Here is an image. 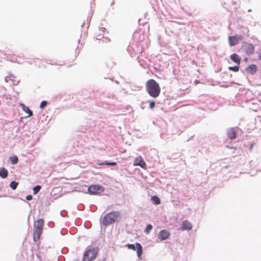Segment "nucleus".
<instances>
[{
	"mask_svg": "<svg viewBox=\"0 0 261 261\" xmlns=\"http://www.w3.org/2000/svg\"><path fill=\"white\" fill-rule=\"evenodd\" d=\"M146 90L148 94L153 98L158 97L161 93L159 84L153 79L149 80L146 83Z\"/></svg>",
	"mask_w": 261,
	"mask_h": 261,
	"instance_id": "nucleus-1",
	"label": "nucleus"
},
{
	"mask_svg": "<svg viewBox=\"0 0 261 261\" xmlns=\"http://www.w3.org/2000/svg\"><path fill=\"white\" fill-rule=\"evenodd\" d=\"M44 220L39 219L34 223V229L33 231V237L35 241L38 240L43 231Z\"/></svg>",
	"mask_w": 261,
	"mask_h": 261,
	"instance_id": "nucleus-2",
	"label": "nucleus"
},
{
	"mask_svg": "<svg viewBox=\"0 0 261 261\" xmlns=\"http://www.w3.org/2000/svg\"><path fill=\"white\" fill-rule=\"evenodd\" d=\"M119 216L118 212L112 211L104 216L102 219V224L108 226L114 222L117 218Z\"/></svg>",
	"mask_w": 261,
	"mask_h": 261,
	"instance_id": "nucleus-3",
	"label": "nucleus"
},
{
	"mask_svg": "<svg viewBox=\"0 0 261 261\" xmlns=\"http://www.w3.org/2000/svg\"><path fill=\"white\" fill-rule=\"evenodd\" d=\"M98 252V247H94L89 249L84 253L83 261H92L96 257Z\"/></svg>",
	"mask_w": 261,
	"mask_h": 261,
	"instance_id": "nucleus-4",
	"label": "nucleus"
},
{
	"mask_svg": "<svg viewBox=\"0 0 261 261\" xmlns=\"http://www.w3.org/2000/svg\"><path fill=\"white\" fill-rule=\"evenodd\" d=\"M126 246L129 249H132L134 250L137 249L138 257L140 259H141V256L143 253V249L142 246L140 243H137L135 245L128 244L126 245Z\"/></svg>",
	"mask_w": 261,
	"mask_h": 261,
	"instance_id": "nucleus-5",
	"label": "nucleus"
},
{
	"mask_svg": "<svg viewBox=\"0 0 261 261\" xmlns=\"http://www.w3.org/2000/svg\"><path fill=\"white\" fill-rule=\"evenodd\" d=\"M104 188L99 185H92L88 188V191L92 194H99L103 192Z\"/></svg>",
	"mask_w": 261,
	"mask_h": 261,
	"instance_id": "nucleus-6",
	"label": "nucleus"
},
{
	"mask_svg": "<svg viewBox=\"0 0 261 261\" xmlns=\"http://www.w3.org/2000/svg\"><path fill=\"white\" fill-rule=\"evenodd\" d=\"M242 39L243 37L241 35H236L229 36L228 37V41L230 46H232L236 45L240 40H242Z\"/></svg>",
	"mask_w": 261,
	"mask_h": 261,
	"instance_id": "nucleus-7",
	"label": "nucleus"
},
{
	"mask_svg": "<svg viewBox=\"0 0 261 261\" xmlns=\"http://www.w3.org/2000/svg\"><path fill=\"white\" fill-rule=\"evenodd\" d=\"M134 166H139L144 169H147L146 164L144 162L142 157L141 156H139L135 159L134 163Z\"/></svg>",
	"mask_w": 261,
	"mask_h": 261,
	"instance_id": "nucleus-8",
	"label": "nucleus"
},
{
	"mask_svg": "<svg viewBox=\"0 0 261 261\" xmlns=\"http://www.w3.org/2000/svg\"><path fill=\"white\" fill-rule=\"evenodd\" d=\"M170 232L165 229L161 230L159 234V239L161 240H165L167 239L170 236Z\"/></svg>",
	"mask_w": 261,
	"mask_h": 261,
	"instance_id": "nucleus-9",
	"label": "nucleus"
},
{
	"mask_svg": "<svg viewBox=\"0 0 261 261\" xmlns=\"http://www.w3.org/2000/svg\"><path fill=\"white\" fill-rule=\"evenodd\" d=\"M227 135L230 140L235 139L237 137V133L235 128L232 127L229 129L227 132Z\"/></svg>",
	"mask_w": 261,
	"mask_h": 261,
	"instance_id": "nucleus-10",
	"label": "nucleus"
},
{
	"mask_svg": "<svg viewBox=\"0 0 261 261\" xmlns=\"http://www.w3.org/2000/svg\"><path fill=\"white\" fill-rule=\"evenodd\" d=\"M192 228V224L188 221L185 220L182 222V225L180 228L181 230H189Z\"/></svg>",
	"mask_w": 261,
	"mask_h": 261,
	"instance_id": "nucleus-11",
	"label": "nucleus"
},
{
	"mask_svg": "<svg viewBox=\"0 0 261 261\" xmlns=\"http://www.w3.org/2000/svg\"><path fill=\"white\" fill-rule=\"evenodd\" d=\"M19 106L22 108L23 111L28 114V117H30L33 115L32 111L29 109V107L25 106L23 103H20Z\"/></svg>",
	"mask_w": 261,
	"mask_h": 261,
	"instance_id": "nucleus-12",
	"label": "nucleus"
},
{
	"mask_svg": "<svg viewBox=\"0 0 261 261\" xmlns=\"http://www.w3.org/2000/svg\"><path fill=\"white\" fill-rule=\"evenodd\" d=\"M231 60L233 61L234 63L239 65L241 62V58L239 56L236 54H233L230 56Z\"/></svg>",
	"mask_w": 261,
	"mask_h": 261,
	"instance_id": "nucleus-13",
	"label": "nucleus"
},
{
	"mask_svg": "<svg viewBox=\"0 0 261 261\" xmlns=\"http://www.w3.org/2000/svg\"><path fill=\"white\" fill-rule=\"evenodd\" d=\"M256 66L255 65L252 64L247 67L246 71L248 73L253 74L256 72Z\"/></svg>",
	"mask_w": 261,
	"mask_h": 261,
	"instance_id": "nucleus-14",
	"label": "nucleus"
},
{
	"mask_svg": "<svg viewBox=\"0 0 261 261\" xmlns=\"http://www.w3.org/2000/svg\"><path fill=\"white\" fill-rule=\"evenodd\" d=\"M8 176V171L4 168L0 169V176L3 178H6Z\"/></svg>",
	"mask_w": 261,
	"mask_h": 261,
	"instance_id": "nucleus-15",
	"label": "nucleus"
},
{
	"mask_svg": "<svg viewBox=\"0 0 261 261\" xmlns=\"http://www.w3.org/2000/svg\"><path fill=\"white\" fill-rule=\"evenodd\" d=\"M151 202L154 204H159L161 203L160 199L157 196H153L151 198Z\"/></svg>",
	"mask_w": 261,
	"mask_h": 261,
	"instance_id": "nucleus-16",
	"label": "nucleus"
},
{
	"mask_svg": "<svg viewBox=\"0 0 261 261\" xmlns=\"http://www.w3.org/2000/svg\"><path fill=\"white\" fill-rule=\"evenodd\" d=\"M10 160L12 164H16L18 161V158L16 155L11 156L10 158Z\"/></svg>",
	"mask_w": 261,
	"mask_h": 261,
	"instance_id": "nucleus-17",
	"label": "nucleus"
},
{
	"mask_svg": "<svg viewBox=\"0 0 261 261\" xmlns=\"http://www.w3.org/2000/svg\"><path fill=\"white\" fill-rule=\"evenodd\" d=\"M18 185V183L17 182H16L15 181H11L10 184V187L11 188H12L13 190H15Z\"/></svg>",
	"mask_w": 261,
	"mask_h": 261,
	"instance_id": "nucleus-18",
	"label": "nucleus"
},
{
	"mask_svg": "<svg viewBox=\"0 0 261 261\" xmlns=\"http://www.w3.org/2000/svg\"><path fill=\"white\" fill-rule=\"evenodd\" d=\"M41 188V186H39V185L36 186L35 187H34V188H33L34 194H37L40 190Z\"/></svg>",
	"mask_w": 261,
	"mask_h": 261,
	"instance_id": "nucleus-19",
	"label": "nucleus"
},
{
	"mask_svg": "<svg viewBox=\"0 0 261 261\" xmlns=\"http://www.w3.org/2000/svg\"><path fill=\"white\" fill-rule=\"evenodd\" d=\"M228 69L234 72H238L239 70V66H230L228 67Z\"/></svg>",
	"mask_w": 261,
	"mask_h": 261,
	"instance_id": "nucleus-20",
	"label": "nucleus"
},
{
	"mask_svg": "<svg viewBox=\"0 0 261 261\" xmlns=\"http://www.w3.org/2000/svg\"><path fill=\"white\" fill-rule=\"evenodd\" d=\"M152 228V226L151 224H148L147 227H146V229H145V232L146 233H149L150 232V231L151 230Z\"/></svg>",
	"mask_w": 261,
	"mask_h": 261,
	"instance_id": "nucleus-21",
	"label": "nucleus"
},
{
	"mask_svg": "<svg viewBox=\"0 0 261 261\" xmlns=\"http://www.w3.org/2000/svg\"><path fill=\"white\" fill-rule=\"evenodd\" d=\"M100 165H111V166H115L116 165V162H105V163H101Z\"/></svg>",
	"mask_w": 261,
	"mask_h": 261,
	"instance_id": "nucleus-22",
	"label": "nucleus"
},
{
	"mask_svg": "<svg viewBox=\"0 0 261 261\" xmlns=\"http://www.w3.org/2000/svg\"><path fill=\"white\" fill-rule=\"evenodd\" d=\"M8 58H9V59L10 60H11L12 62H17V61H16L17 58H16V57H13H13L11 58V55H9V56H8Z\"/></svg>",
	"mask_w": 261,
	"mask_h": 261,
	"instance_id": "nucleus-23",
	"label": "nucleus"
},
{
	"mask_svg": "<svg viewBox=\"0 0 261 261\" xmlns=\"http://www.w3.org/2000/svg\"><path fill=\"white\" fill-rule=\"evenodd\" d=\"M47 105V101H42L40 105V108L42 109L43 108H44Z\"/></svg>",
	"mask_w": 261,
	"mask_h": 261,
	"instance_id": "nucleus-24",
	"label": "nucleus"
},
{
	"mask_svg": "<svg viewBox=\"0 0 261 261\" xmlns=\"http://www.w3.org/2000/svg\"><path fill=\"white\" fill-rule=\"evenodd\" d=\"M155 103L154 101H151L149 105V108L153 109L155 107Z\"/></svg>",
	"mask_w": 261,
	"mask_h": 261,
	"instance_id": "nucleus-25",
	"label": "nucleus"
},
{
	"mask_svg": "<svg viewBox=\"0 0 261 261\" xmlns=\"http://www.w3.org/2000/svg\"><path fill=\"white\" fill-rule=\"evenodd\" d=\"M33 198V197L31 195H28L27 197H26V199L27 200H32Z\"/></svg>",
	"mask_w": 261,
	"mask_h": 261,
	"instance_id": "nucleus-26",
	"label": "nucleus"
},
{
	"mask_svg": "<svg viewBox=\"0 0 261 261\" xmlns=\"http://www.w3.org/2000/svg\"><path fill=\"white\" fill-rule=\"evenodd\" d=\"M104 39H105V41L106 42H110V39L109 38H107V37L105 38Z\"/></svg>",
	"mask_w": 261,
	"mask_h": 261,
	"instance_id": "nucleus-27",
	"label": "nucleus"
},
{
	"mask_svg": "<svg viewBox=\"0 0 261 261\" xmlns=\"http://www.w3.org/2000/svg\"><path fill=\"white\" fill-rule=\"evenodd\" d=\"M258 57L259 59L261 60V53L259 54Z\"/></svg>",
	"mask_w": 261,
	"mask_h": 261,
	"instance_id": "nucleus-28",
	"label": "nucleus"
}]
</instances>
